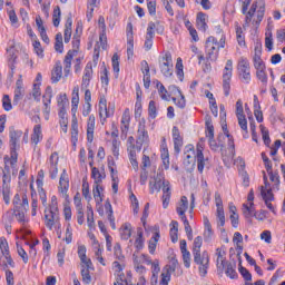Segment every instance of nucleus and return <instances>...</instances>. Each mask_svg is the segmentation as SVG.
Returning <instances> with one entry per match:
<instances>
[{"label":"nucleus","instance_id":"nucleus-1","mask_svg":"<svg viewBox=\"0 0 285 285\" xmlns=\"http://www.w3.org/2000/svg\"><path fill=\"white\" fill-rule=\"evenodd\" d=\"M163 188V208H168L170 204V197L173 195V191L170 189V181L166 180L164 178V174H157L154 176V178L149 181V190L153 195L156 190V193H160Z\"/></svg>","mask_w":285,"mask_h":285},{"label":"nucleus","instance_id":"nucleus-2","mask_svg":"<svg viewBox=\"0 0 285 285\" xmlns=\"http://www.w3.org/2000/svg\"><path fill=\"white\" fill-rule=\"evenodd\" d=\"M45 226L56 233L61 230V217L59 216V205L57 203V196L51 197V203L45 208Z\"/></svg>","mask_w":285,"mask_h":285},{"label":"nucleus","instance_id":"nucleus-3","mask_svg":"<svg viewBox=\"0 0 285 285\" xmlns=\"http://www.w3.org/2000/svg\"><path fill=\"white\" fill-rule=\"evenodd\" d=\"M9 148H10V158L9 164L10 166H17V161L19 159V153L17 150H20L21 148V137H23V131L19 129H10L9 132Z\"/></svg>","mask_w":285,"mask_h":285},{"label":"nucleus","instance_id":"nucleus-4","mask_svg":"<svg viewBox=\"0 0 285 285\" xmlns=\"http://www.w3.org/2000/svg\"><path fill=\"white\" fill-rule=\"evenodd\" d=\"M219 48H224V41L219 43L213 36L208 37L205 42V52L207 61H217L219 57Z\"/></svg>","mask_w":285,"mask_h":285},{"label":"nucleus","instance_id":"nucleus-5","mask_svg":"<svg viewBox=\"0 0 285 285\" xmlns=\"http://www.w3.org/2000/svg\"><path fill=\"white\" fill-rule=\"evenodd\" d=\"M255 12L257 17L256 26H259L266 12V2L264 0H257L252 4L245 18L246 23H250V21H253V17H255Z\"/></svg>","mask_w":285,"mask_h":285},{"label":"nucleus","instance_id":"nucleus-6","mask_svg":"<svg viewBox=\"0 0 285 285\" xmlns=\"http://www.w3.org/2000/svg\"><path fill=\"white\" fill-rule=\"evenodd\" d=\"M195 159L197 164V170L200 173V175L204 173L205 168H208L210 166V156L207 154H204V142L200 141L196 145V154Z\"/></svg>","mask_w":285,"mask_h":285},{"label":"nucleus","instance_id":"nucleus-7","mask_svg":"<svg viewBox=\"0 0 285 285\" xmlns=\"http://www.w3.org/2000/svg\"><path fill=\"white\" fill-rule=\"evenodd\" d=\"M193 255L195 264L199 266L198 271L200 273V276L206 277V275H208V268L210 264V256L208 255V252H199Z\"/></svg>","mask_w":285,"mask_h":285},{"label":"nucleus","instance_id":"nucleus-8","mask_svg":"<svg viewBox=\"0 0 285 285\" xmlns=\"http://www.w3.org/2000/svg\"><path fill=\"white\" fill-rule=\"evenodd\" d=\"M238 79L243 83H250V62L246 58H240L237 63Z\"/></svg>","mask_w":285,"mask_h":285},{"label":"nucleus","instance_id":"nucleus-9","mask_svg":"<svg viewBox=\"0 0 285 285\" xmlns=\"http://www.w3.org/2000/svg\"><path fill=\"white\" fill-rule=\"evenodd\" d=\"M230 81H233V60H227L223 69V90L225 97L230 95Z\"/></svg>","mask_w":285,"mask_h":285},{"label":"nucleus","instance_id":"nucleus-10","mask_svg":"<svg viewBox=\"0 0 285 285\" xmlns=\"http://www.w3.org/2000/svg\"><path fill=\"white\" fill-rule=\"evenodd\" d=\"M159 68L164 77H173V55H170V52L167 51L159 59Z\"/></svg>","mask_w":285,"mask_h":285},{"label":"nucleus","instance_id":"nucleus-11","mask_svg":"<svg viewBox=\"0 0 285 285\" xmlns=\"http://www.w3.org/2000/svg\"><path fill=\"white\" fill-rule=\"evenodd\" d=\"M247 202L243 204V215L246 219H250L255 215V191L253 189L249 190L247 195Z\"/></svg>","mask_w":285,"mask_h":285},{"label":"nucleus","instance_id":"nucleus-12","mask_svg":"<svg viewBox=\"0 0 285 285\" xmlns=\"http://www.w3.org/2000/svg\"><path fill=\"white\" fill-rule=\"evenodd\" d=\"M49 175L51 179H55L59 175V154L57 151L52 153L47 161Z\"/></svg>","mask_w":285,"mask_h":285},{"label":"nucleus","instance_id":"nucleus-13","mask_svg":"<svg viewBox=\"0 0 285 285\" xmlns=\"http://www.w3.org/2000/svg\"><path fill=\"white\" fill-rule=\"evenodd\" d=\"M120 130H121V139H126L128 137V131L130 130V109H125L121 120H120Z\"/></svg>","mask_w":285,"mask_h":285},{"label":"nucleus","instance_id":"nucleus-14","mask_svg":"<svg viewBox=\"0 0 285 285\" xmlns=\"http://www.w3.org/2000/svg\"><path fill=\"white\" fill-rule=\"evenodd\" d=\"M59 193L62 197H68V189L70 188V179L68 178V171L66 169L62 170L59 180Z\"/></svg>","mask_w":285,"mask_h":285},{"label":"nucleus","instance_id":"nucleus-15","mask_svg":"<svg viewBox=\"0 0 285 285\" xmlns=\"http://www.w3.org/2000/svg\"><path fill=\"white\" fill-rule=\"evenodd\" d=\"M100 124L104 126L106 124V119L110 117V111H108V100L106 97L101 96L98 104Z\"/></svg>","mask_w":285,"mask_h":285},{"label":"nucleus","instance_id":"nucleus-16","mask_svg":"<svg viewBox=\"0 0 285 285\" xmlns=\"http://www.w3.org/2000/svg\"><path fill=\"white\" fill-rule=\"evenodd\" d=\"M215 255L217 256L216 258V267L217 271L220 273H224V268H226V249L224 246L216 248Z\"/></svg>","mask_w":285,"mask_h":285},{"label":"nucleus","instance_id":"nucleus-17","mask_svg":"<svg viewBox=\"0 0 285 285\" xmlns=\"http://www.w3.org/2000/svg\"><path fill=\"white\" fill-rule=\"evenodd\" d=\"M173 140H174V150L179 155L181 153V146H184V138L181 137V134L179 132V128L177 126L173 127Z\"/></svg>","mask_w":285,"mask_h":285},{"label":"nucleus","instance_id":"nucleus-18","mask_svg":"<svg viewBox=\"0 0 285 285\" xmlns=\"http://www.w3.org/2000/svg\"><path fill=\"white\" fill-rule=\"evenodd\" d=\"M138 136L136 144H140L144 146L146 141H148V131L146 130V119H141L138 125Z\"/></svg>","mask_w":285,"mask_h":285},{"label":"nucleus","instance_id":"nucleus-19","mask_svg":"<svg viewBox=\"0 0 285 285\" xmlns=\"http://www.w3.org/2000/svg\"><path fill=\"white\" fill-rule=\"evenodd\" d=\"M92 72H94L92 71V62H88L83 70L81 89H86V88H88V86H90V81L92 79Z\"/></svg>","mask_w":285,"mask_h":285},{"label":"nucleus","instance_id":"nucleus-20","mask_svg":"<svg viewBox=\"0 0 285 285\" xmlns=\"http://www.w3.org/2000/svg\"><path fill=\"white\" fill-rule=\"evenodd\" d=\"M223 132H224V139L227 138V146H228V150H229V157L230 159H233V157H235V139L233 138V135H230L228 132V127L223 126Z\"/></svg>","mask_w":285,"mask_h":285},{"label":"nucleus","instance_id":"nucleus-21","mask_svg":"<svg viewBox=\"0 0 285 285\" xmlns=\"http://www.w3.org/2000/svg\"><path fill=\"white\" fill-rule=\"evenodd\" d=\"M204 239L206 243L213 242V235H215V232H213V225H210V220L207 216H204Z\"/></svg>","mask_w":285,"mask_h":285},{"label":"nucleus","instance_id":"nucleus-22","mask_svg":"<svg viewBox=\"0 0 285 285\" xmlns=\"http://www.w3.org/2000/svg\"><path fill=\"white\" fill-rule=\"evenodd\" d=\"M95 139V115H90L87 120V141L92 144Z\"/></svg>","mask_w":285,"mask_h":285},{"label":"nucleus","instance_id":"nucleus-23","mask_svg":"<svg viewBox=\"0 0 285 285\" xmlns=\"http://www.w3.org/2000/svg\"><path fill=\"white\" fill-rule=\"evenodd\" d=\"M63 75V66L61 61L56 62L53 70L51 71V81L52 83H59Z\"/></svg>","mask_w":285,"mask_h":285},{"label":"nucleus","instance_id":"nucleus-24","mask_svg":"<svg viewBox=\"0 0 285 285\" xmlns=\"http://www.w3.org/2000/svg\"><path fill=\"white\" fill-rule=\"evenodd\" d=\"M91 177L94 178V184L99 185L106 179V170L101 167V170L97 167H92Z\"/></svg>","mask_w":285,"mask_h":285},{"label":"nucleus","instance_id":"nucleus-25","mask_svg":"<svg viewBox=\"0 0 285 285\" xmlns=\"http://www.w3.org/2000/svg\"><path fill=\"white\" fill-rule=\"evenodd\" d=\"M71 37H72V14H69L65 23V33H63L65 43H70Z\"/></svg>","mask_w":285,"mask_h":285},{"label":"nucleus","instance_id":"nucleus-26","mask_svg":"<svg viewBox=\"0 0 285 285\" xmlns=\"http://www.w3.org/2000/svg\"><path fill=\"white\" fill-rule=\"evenodd\" d=\"M79 141V122L77 121V117L73 115L71 120V142L73 146H77Z\"/></svg>","mask_w":285,"mask_h":285},{"label":"nucleus","instance_id":"nucleus-27","mask_svg":"<svg viewBox=\"0 0 285 285\" xmlns=\"http://www.w3.org/2000/svg\"><path fill=\"white\" fill-rule=\"evenodd\" d=\"M187 210H188V197L181 196L180 203L176 208V213H178L180 219H184V217H186Z\"/></svg>","mask_w":285,"mask_h":285},{"label":"nucleus","instance_id":"nucleus-28","mask_svg":"<svg viewBox=\"0 0 285 285\" xmlns=\"http://www.w3.org/2000/svg\"><path fill=\"white\" fill-rule=\"evenodd\" d=\"M171 88L176 90V92H178V97L173 98L175 106L181 109L186 108V97H184V94H181V90H179V88L175 86H171Z\"/></svg>","mask_w":285,"mask_h":285},{"label":"nucleus","instance_id":"nucleus-29","mask_svg":"<svg viewBox=\"0 0 285 285\" xmlns=\"http://www.w3.org/2000/svg\"><path fill=\"white\" fill-rule=\"evenodd\" d=\"M120 237L125 242H128V239L132 237V225L130 223H125L120 227Z\"/></svg>","mask_w":285,"mask_h":285},{"label":"nucleus","instance_id":"nucleus-30","mask_svg":"<svg viewBox=\"0 0 285 285\" xmlns=\"http://www.w3.org/2000/svg\"><path fill=\"white\" fill-rule=\"evenodd\" d=\"M208 19V16L204 12L197 13L196 23L198 30H202L203 32H206L208 30V24L206 23V20Z\"/></svg>","mask_w":285,"mask_h":285},{"label":"nucleus","instance_id":"nucleus-31","mask_svg":"<svg viewBox=\"0 0 285 285\" xmlns=\"http://www.w3.org/2000/svg\"><path fill=\"white\" fill-rule=\"evenodd\" d=\"M160 157L163 159L165 170H168V168H170V154L168 153V147L164 144L161 145Z\"/></svg>","mask_w":285,"mask_h":285},{"label":"nucleus","instance_id":"nucleus-32","mask_svg":"<svg viewBox=\"0 0 285 285\" xmlns=\"http://www.w3.org/2000/svg\"><path fill=\"white\" fill-rule=\"evenodd\" d=\"M224 135H219L218 136V144L217 141L215 140V138H209V147H210V150H214L216 153V150H224V148H226V146L224 145Z\"/></svg>","mask_w":285,"mask_h":285},{"label":"nucleus","instance_id":"nucleus-33","mask_svg":"<svg viewBox=\"0 0 285 285\" xmlns=\"http://www.w3.org/2000/svg\"><path fill=\"white\" fill-rule=\"evenodd\" d=\"M132 55H135V39L130 32L127 33V59H132Z\"/></svg>","mask_w":285,"mask_h":285},{"label":"nucleus","instance_id":"nucleus-34","mask_svg":"<svg viewBox=\"0 0 285 285\" xmlns=\"http://www.w3.org/2000/svg\"><path fill=\"white\" fill-rule=\"evenodd\" d=\"M43 139V132L41 131V125H36L31 135V141L37 146L39 141Z\"/></svg>","mask_w":285,"mask_h":285},{"label":"nucleus","instance_id":"nucleus-35","mask_svg":"<svg viewBox=\"0 0 285 285\" xmlns=\"http://www.w3.org/2000/svg\"><path fill=\"white\" fill-rule=\"evenodd\" d=\"M72 51H68L65 60H63V66H65V77H68L70 75V68H72Z\"/></svg>","mask_w":285,"mask_h":285},{"label":"nucleus","instance_id":"nucleus-36","mask_svg":"<svg viewBox=\"0 0 285 285\" xmlns=\"http://www.w3.org/2000/svg\"><path fill=\"white\" fill-rule=\"evenodd\" d=\"M144 229L141 227H139L137 229V237H136V240H135V248H137L138 250H141V248H144Z\"/></svg>","mask_w":285,"mask_h":285},{"label":"nucleus","instance_id":"nucleus-37","mask_svg":"<svg viewBox=\"0 0 285 285\" xmlns=\"http://www.w3.org/2000/svg\"><path fill=\"white\" fill-rule=\"evenodd\" d=\"M216 222L218 228H224L226 226V214L224 209H216Z\"/></svg>","mask_w":285,"mask_h":285},{"label":"nucleus","instance_id":"nucleus-38","mask_svg":"<svg viewBox=\"0 0 285 285\" xmlns=\"http://www.w3.org/2000/svg\"><path fill=\"white\" fill-rule=\"evenodd\" d=\"M185 159L184 163L187 164V166H190V164H193V156L197 155V151L195 153V149L193 148V146H187L186 147V151H185Z\"/></svg>","mask_w":285,"mask_h":285},{"label":"nucleus","instance_id":"nucleus-39","mask_svg":"<svg viewBox=\"0 0 285 285\" xmlns=\"http://www.w3.org/2000/svg\"><path fill=\"white\" fill-rule=\"evenodd\" d=\"M157 242H159V232H156L149 240L148 249L150 255H155V250H157Z\"/></svg>","mask_w":285,"mask_h":285},{"label":"nucleus","instance_id":"nucleus-40","mask_svg":"<svg viewBox=\"0 0 285 285\" xmlns=\"http://www.w3.org/2000/svg\"><path fill=\"white\" fill-rule=\"evenodd\" d=\"M156 88L158 89V94H159L160 99H163L164 101H168L170 96L168 95V90L166 89L164 83H161L160 81H157Z\"/></svg>","mask_w":285,"mask_h":285},{"label":"nucleus","instance_id":"nucleus-41","mask_svg":"<svg viewBox=\"0 0 285 285\" xmlns=\"http://www.w3.org/2000/svg\"><path fill=\"white\" fill-rule=\"evenodd\" d=\"M42 104L43 106H50L52 104V87L48 86L45 90V94L42 96Z\"/></svg>","mask_w":285,"mask_h":285},{"label":"nucleus","instance_id":"nucleus-42","mask_svg":"<svg viewBox=\"0 0 285 285\" xmlns=\"http://www.w3.org/2000/svg\"><path fill=\"white\" fill-rule=\"evenodd\" d=\"M52 23L55 28H59V24L61 23V8L59 6L53 9Z\"/></svg>","mask_w":285,"mask_h":285},{"label":"nucleus","instance_id":"nucleus-43","mask_svg":"<svg viewBox=\"0 0 285 285\" xmlns=\"http://www.w3.org/2000/svg\"><path fill=\"white\" fill-rule=\"evenodd\" d=\"M102 190H104V187H101V184L94 185V199L96 204H101V202H104V198L101 197Z\"/></svg>","mask_w":285,"mask_h":285},{"label":"nucleus","instance_id":"nucleus-44","mask_svg":"<svg viewBox=\"0 0 285 285\" xmlns=\"http://www.w3.org/2000/svg\"><path fill=\"white\" fill-rule=\"evenodd\" d=\"M87 223L89 228L95 227V210H92V205H87Z\"/></svg>","mask_w":285,"mask_h":285},{"label":"nucleus","instance_id":"nucleus-45","mask_svg":"<svg viewBox=\"0 0 285 285\" xmlns=\"http://www.w3.org/2000/svg\"><path fill=\"white\" fill-rule=\"evenodd\" d=\"M238 126L244 130L245 135H243L244 139H248V120H246V116L237 117Z\"/></svg>","mask_w":285,"mask_h":285},{"label":"nucleus","instance_id":"nucleus-46","mask_svg":"<svg viewBox=\"0 0 285 285\" xmlns=\"http://www.w3.org/2000/svg\"><path fill=\"white\" fill-rule=\"evenodd\" d=\"M261 195L265 203L273 202V199H275L273 190L271 188L266 189L264 186L261 187Z\"/></svg>","mask_w":285,"mask_h":285},{"label":"nucleus","instance_id":"nucleus-47","mask_svg":"<svg viewBox=\"0 0 285 285\" xmlns=\"http://www.w3.org/2000/svg\"><path fill=\"white\" fill-rule=\"evenodd\" d=\"M225 275L229 277L230 279H237V271H235V265L228 263L225 264Z\"/></svg>","mask_w":285,"mask_h":285},{"label":"nucleus","instance_id":"nucleus-48","mask_svg":"<svg viewBox=\"0 0 285 285\" xmlns=\"http://www.w3.org/2000/svg\"><path fill=\"white\" fill-rule=\"evenodd\" d=\"M90 271H95V267L92 268L82 267L81 276H82L83 284H90V282H92V276H90Z\"/></svg>","mask_w":285,"mask_h":285},{"label":"nucleus","instance_id":"nucleus-49","mask_svg":"<svg viewBox=\"0 0 285 285\" xmlns=\"http://www.w3.org/2000/svg\"><path fill=\"white\" fill-rule=\"evenodd\" d=\"M55 50L56 52H63V35L61 32L56 35Z\"/></svg>","mask_w":285,"mask_h":285},{"label":"nucleus","instance_id":"nucleus-50","mask_svg":"<svg viewBox=\"0 0 285 285\" xmlns=\"http://www.w3.org/2000/svg\"><path fill=\"white\" fill-rule=\"evenodd\" d=\"M257 80L266 86L268 83V75L266 73V69H258L256 70Z\"/></svg>","mask_w":285,"mask_h":285},{"label":"nucleus","instance_id":"nucleus-51","mask_svg":"<svg viewBox=\"0 0 285 285\" xmlns=\"http://www.w3.org/2000/svg\"><path fill=\"white\" fill-rule=\"evenodd\" d=\"M204 244V238L202 236H197L194 239V246H193V255L197 253H202V245Z\"/></svg>","mask_w":285,"mask_h":285},{"label":"nucleus","instance_id":"nucleus-52","mask_svg":"<svg viewBox=\"0 0 285 285\" xmlns=\"http://www.w3.org/2000/svg\"><path fill=\"white\" fill-rule=\"evenodd\" d=\"M0 250L3 256L10 255V246L8 245V239H6V237L0 238Z\"/></svg>","mask_w":285,"mask_h":285},{"label":"nucleus","instance_id":"nucleus-53","mask_svg":"<svg viewBox=\"0 0 285 285\" xmlns=\"http://www.w3.org/2000/svg\"><path fill=\"white\" fill-rule=\"evenodd\" d=\"M2 108L6 112H10V110H12V100L9 95H4L2 97Z\"/></svg>","mask_w":285,"mask_h":285},{"label":"nucleus","instance_id":"nucleus-54","mask_svg":"<svg viewBox=\"0 0 285 285\" xmlns=\"http://www.w3.org/2000/svg\"><path fill=\"white\" fill-rule=\"evenodd\" d=\"M105 210H106L107 219L109 222L115 220V214L112 212V205L110 204V200H106Z\"/></svg>","mask_w":285,"mask_h":285},{"label":"nucleus","instance_id":"nucleus-55","mask_svg":"<svg viewBox=\"0 0 285 285\" xmlns=\"http://www.w3.org/2000/svg\"><path fill=\"white\" fill-rule=\"evenodd\" d=\"M176 75L180 81H184V63H181V58L177 59Z\"/></svg>","mask_w":285,"mask_h":285},{"label":"nucleus","instance_id":"nucleus-56","mask_svg":"<svg viewBox=\"0 0 285 285\" xmlns=\"http://www.w3.org/2000/svg\"><path fill=\"white\" fill-rule=\"evenodd\" d=\"M134 267L136 273L144 275L146 273V267L139 264V258L134 254Z\"/></svg>","mask_w":285,"mask_h":285},{"label":"nucleus","instance_id":"nucleus-57","mask_svg":"<svg viewBox=\"0 0 285 285\" xmlns=\"http://www.w3.org/2000/svg\"><path fill=\"white\" fill-rule=\"evenodd\" d=\"M265 48H267L268 52L273 50V31H267L265 33Z\"/></svg>","mask_w":285,"mask_h":285},{"label":"nucleus","instance_id":"nucleus-58","mask_svg":"<svg viewBox=\"0 0 285 285\" xmlns=\"http://www.w3.org/2000/svg\"><path fill=\"white\" fill-rule=\"evenodd\" d=\"M259 128L265 146H271V136L268 134V129H266L264 125H261Z\"/></svg>","mask_w":285,"mask_h":285},{"label":"nucleus","instance_id":"nucleus-59","mask_svg":"<svg viewBox=\"0 0 285 285\" xmlns=\"http://www.w3.org/2000/svg\"><path fill=\"white\" fill-rule=\"evenodd\" d=\"M181 222L184 223L185 232L187 233V238L189 240H193V227H190V223H188V218L187 217H183Z\"/></svg>","mask_w":285,"mask_h":285},{"label":"nucleus","instance_id":"nucleus-60","mask_svg":"<svg viewBox=\"0 0 285 285\" xmlns=\"http://www.w3.org/2000/svg\"><path fill=\"white\" fill-rule=\"evenodd\" d=\"M148 12L151 17L157 14V0H147Z\"/></svg>","mask_w":285,"mask_h":285},{"label":"nucleus","instance_id":"nucleus-61","mask_svg":"<svg viewBox=\"0 0 285 285\" xmlns=\"http://www.w3.org/2000/svg\"><path fill=\"white\" fill-rule=\"evenodd\" d=\"M100 81L102 86H108L110 83V78L108 77V68L102 67V70L100 71Z\"/></svg>","mask_w":285,"mask_h":285},{"label":"nucleus","instance_id":"nucleus-62","mask_svg":"<svg viewBox=\"0 0 285 285\" xmlns=\"http://www.w3.org/2000/svg\"><path fill=\"white\" fill-rule=\"evenodd\" d=\"M148 115L151 119L157 118V106L155 104V100H151L148 106Z\"/></svg>","mask_w":285,"mask_h":285},{"label":"nucleus","instance_id":"nucleus-63","mask_svg":"<svg viewBox=\"0 0 285 285\" xmlns=\"http://www.w3.org/2000/svg\"><path fill=\"white\" fill-rule=\"evenodd\" d=\"M161 271V267H159V261L156 259L151 263V273H153V279H157V275H159Z\"/></svg>","mask_w":285,"mask_h":285},{"label":"nucleus","instance_id":"nucleus-64","mask_svg":"<svg viewBox=\"0 0 285 285\" xmlns=\"http://www.w3.org/2000/svg\"><path fill=\"white\" fill-rule=\"evenodd\" d=\"M276 39L279 43H285V27L276 31Z\"/></svg>","mask_w":285,"mask_h":285}]
</instances>
